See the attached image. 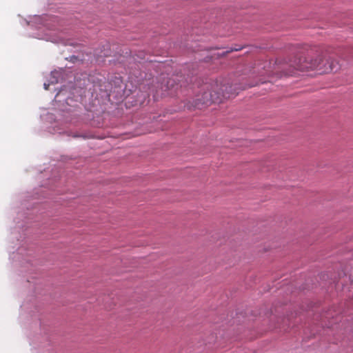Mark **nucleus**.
<instances>
[{
  "label": "nucleus",
  "instance_id": "3",
  "mask_svg": "<svg viewBox=\"0 0 353 353\" xmlns=\"http://www.w3.org/2000/svg\"><path fill=\"white\" fill-rule=\"evenodd\" d=\"M173 86H174V85H173V81H172V80H171V79H170V80L168 81V83H167V85H166V87H167V88H168V89H170V87H173Z\"/></svg>",
  "mask_w": 353,
  "mask_h": 353
},
{
  "label": "nucleus",
  "instance_id": "2",
  "mask_svg": "<svg viewBox=\"0 0 353 353\" xmlns=\"http://www.w3.org/2000/svg\"><path fill=\"white\" fill-rule=\"evenodd\" d=\"M212 92H204L202 96L197 99L199 103L208 105L212 103H221L224 99L235 96L237 92H232V87L226 85H219L217 82L212 85Z\"/></svg>",
  "mask_w": 353,
  "mask_h": 353
},
{
  "label": "nucleus",
  "instance_id": "5",
  "mask_svg": "<svg viewBox=\"0 0 353 353\" xmlns=\"http://www.w3.org/2000/svg\"><path fill=\"white\" fill-rule=\"evenodd\" d=\"M48 87H49V85L46 84V83L44 84V88H45L46 90H48Z\"/></svg>",
  "mask_w": 353,
  "mask_h": 353
},
{
  "label": "nucleus",
  "instance_id": "4",
  "mask_svg": "<svg viewBox=\"0 0 353 353\" xmlns=\"http://www.w3.org/2000/svg\"><path fill=\"white\" fill-rule=\"evenodd\" d=\"M285 74H287V75H293L294 74V71L290 70V71L286 72Z\"/></svg>",
  "mask_w": 353,
  "mask_h": 353
},
{
  "label": "nucleus",
  "instance_id": "1",
  "mask_svg": "<svg viewBox=\"0 0 353 353\" xmlns=\"http://www.w3.org/2000/svg\"><path fill=\"white\" fill-rule=\"evenodd\" d=\"M290 67L295 70L304 71L308 70L318 69L322 72H336L340 66L339 63L334 60L332 56L319 57L316 59L307 61L305 58H296L290 61Z\"/></svg>",
  "mask_w": 353,
  "mask_h": 353
}]
</instances>
